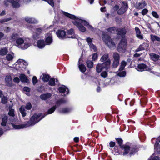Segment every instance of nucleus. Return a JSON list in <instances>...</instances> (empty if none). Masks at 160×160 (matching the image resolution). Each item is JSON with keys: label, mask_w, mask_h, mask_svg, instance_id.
Wrapping results in <instances>:
<instances>
[{"label": "nucleus", "mask_w": 160, "mask_h": 160, "mask_svg": "<svg viewBox=\"0 0 160 160\" xmlns=\"http://www.w3.org/2000/svg\"><path fill=\"white\" fill-rule=\"evenodd\" d=\"M98 55L97 53H94L92 55V60L93 61H95L97 59Z\"/></svg>", "instance_id": "nucleus-53"}, {"label": "nucleus", "mask_w": 160, "mask_h": 160, "mask_svg": "<svg viewBox=\"0 0 160 160\" xmlns=\"http://www.w3.org/2000/svg\"><path fill=\"white\" fill-rule=\"evenodd\" d=\"M41 114H35L30 118V120L26 124L16 125L12 124V126L15 129H20L26 128L30 126H33L39 121L42 118H40Z\"/></svg>", "instance_id": "nucleus-2"}, {"label": "nucleus", "mask_w": 160, "mask_h": 160, "mask_svg": "<svg viewBox=\"0 0 160 160\" xmlns=\"http://www.w3.org/2000/svg\"><path fill=\"white\" fill-rule=\"evenodd\" d=\"M87 66L89 68H91L93 67V62L91 60H88L87 61Z\"/></svg>", "instance_id": "nucleus-42"}, {"label": "nucleus", "mask_w": 160, "mask_h": 160, "mask_svg": "<svg viewBox=\"0 0 160 160\" xmlns=\"http://www.w3.org/2000/svg\"><path fill=\"white\" fill-rule=\"evenodd\" d=\"M28 65V64L25 61L22 59H19L16 63L12 65V67L14 68L17 70H22Z\"/></svg>", "instance_id": "nucleus-6"}, {"label": "nucleus", "mask_w": 160, "mask_h": 160, "mask_svg": "<svg viewBox=\"0 0 160 160\" xmlns=\"http://www.w3.org/2000/svg\"><path fill=\"white\" fill-rule=\"evenodd\" d=\"M86 41L88 42L89 46H90V44H92V40L90 38H87L86 39Z\"/></svg>", "instance_id": "nucleus-59"}, {"label": "nucleus", "mask_w": 160, "mask_h": 160, "mask_svg": "<svg viewBox=\"0 0 160 160\" xmlns=\"http://www.w3.org/2000/svg\"><path fill=\"white\" fill-rule=\"evenodd\" d=\"M20 0H6L4 2V5L7 6L9 5V3L12 4V7L15 8H18L20 6Z\"/></svg>", "instance_id": "nucleus-9"}, {"label": "nucleus", "mask_w": 160, "mask_h": 160, "mask_svg": "<svg viewBox=\"0 0 160 160\" xmlns=\"http://www.w3.org/2000/svg\"><path fill=\"white\" fill-rule=\"evenodd\" d=\"M113 60L119 61L120 60V56L118 53L117 52H114L113 54Z\"/></svg>", "instance_id": "nucleus-39"}, {"label": "nucleus", "mask_w": 160, "mask_h": 160, "mask_svg": "<svg viewBox=\"0 0 160 160\" xmlns=\"http://www.w3.org/2000/svg\"><path fill=\"white\" fill-rule=\"evenodd\" d=\"M152 15L155 18H159V16L157 13L155 11H152Z\"/></svg>", "instance_id": "nucleus-54"}, {"label": "nucleus", "mask_w": 160, "mask_h": 160, "mask_svg": "<svg viewBox=\"0 0 160 160\" xmlns=\"http://www.w3.org/2000/svg\"><path fill=\"white\" fill-rule=\"evenodd\" d=\"M149 44L147 41L140 45L139 47L135 51V52H137L141 51L147 49L149 47Z\"/></svg>", "instance_id": "nucleus-12"}, {"label": "nucleus", "mask_w": 160, "mask_h": 160, "mask_svg": "<svg viewBox=\"0 0 160 160\" xmlns=\"http://www.w3.org/2000/svg\"><path fill=\"white\" fill-rule=\"evenodd\" d=\"M68 34L71 35V36H68L67 37L72 38H76V36L74 34L73 30L72 29H71L68 31Z\"/></svg>", "instance_id": "nucleus-21"}, {"label": "nucleus", "mask_w": 160, "mask_h": 160, "mask_svg": "<svg viewBox=\"0 0 160 160\" xmlns=\"http://www.w3.org/2000/svg\"><path fill=\"white\" fill-rule=\"evenodd\" d=\"M119 7L118 5H116L113 7V9L114 11H117L119 9Z\"/></svg>", "instance_id": "nucleus-64"}, {"label": "nucleus", "mask_w": 160, "mask_h": 160, "mask_svg": "<svg viewBox=\"0 0 160 160\" xmlns=\"http://www.w3.org/2000/svg\"><path fill=\"white\" fill-rule=\"evenodd\" d=\"M58 37L60 38L63 39L67 38L65 32L63 30H58L56 32Z\"/></svg>", "instance_id": "nucleus-14"}, {"label": "nucleus", "mask_w": 160, "mask_h": 160, "mask_svg": "<svg viewBox=\"0 0 160 160\" xmlns=\"http://www.w3.org/2000/svg\"><path fill=\"white\" fill-rule=\"evenodd\" d=\"M150 55L151 59L154 61H158L160 57L159 55L155 53H152L150 54Z\"/></svg>", "instance_id": "nucleus-23"}, {"label": "nucleus", "mask_w": 160, "mask_h": 160, "mask_svg": "<svg viewBox=\"0 0 160 160\" xmlns=\"http://www.w3.org/2000/svg\"><path fill=\"white\" fill-rule=\"evenodd\" d=\"M50 78V76L48 75L43 74L42 77V80L44 82H47L49 79Z\"/></svg>", "instance_id": "nucleus-41"}, {"label": "nucleus", "mask_w": 160, "mask_h": 160, "mask_svg": "<svg viewBox=\"0 0 160 160\" xmlns=\"http://www.w3.org/2000/svg\"><path fill=\"white\" fill-rule=\"evenodd\" d=\"M79 68L80 71L82 72H84L86 71V67L83 64L79 65Z\"/></svg>", "instance_id": "nucleus-38"}, {"label": "nucleus", "mask_w": 160, "mask_h": 160, "mask_svg": "<svg viewBox=\"0 0 160 160\" xmlns=\"http://www.w3.org/2000/svg\"><path fill=\"white\" fill-rule=\"evenodd\" d=\"M146 3L144 1H137L135 5V7L137 9H141L144 8Z\"/></svg>", "instance_id": "nucleus-13"}, {"label": "nucleus", "mask_w": 160, "mask_h": 160, "mask_svg": "<svg viewBox=\"0 0 160 160\" xmlns=\"http://www.w3.org/2000/svg\"><path fill=\"white\" fill-rule=\"evenodd\" d=\"M66 102V101L64 99H61L56 102L55 105L57 107L59 106L61 104L65 103Z\"/></svg>", "instance_id": "nucleus-31"}, {"label": "nucleus", "mask_w": 160, "mask_h": 160, "mask_svg": "<svg viewBox=\"0 0 160 160\" xmlns=\"http://www.w3.org/2000/svg\"><path fill=\"white\" fill-rule=\"evenodd\" d=\"M111 64V60L108 59L107 61L102 63H98L96 67V71L98 72H100L104 68L106 70L109 67Z\"/></svg>", "instance_id": "nucleus-7"}, {"label": "nucleus", "mask_w": 160, "mask_h": 160, "mask_svg": "<svg viewBox=\"0 0 160 160\" xmlns=\"http://www.w3.org/2000/svg\"><path fill=\"white\" fill-rule=\"evenodd\" d=\"M52 95V94L50 93L43 94L40 96V98L41 99L45 100L50 98Z\"/></svg>", "instance_id": "nucleus-19"}, {"label": "nucleus", "mask_w": 160, "mask_h": 160, "mask_svg": "<svg viewBox=\"0 0 160 160\" xmlns=\"http://www.w3.org/2000/svg\"><path fill=\"white\" fill-rule=\"evenodd\" d=\"M56 108L57 106L56 105H55L54 106L52 107L48 110V114H50L52 113L55 111Z\"/></svg>", "instance_id": "nucleus-40"}, {"label": "nucleus", "mask_w": 160, "mask_h": 160, "mask_svg": "<svg viewBox=\"0 0 160 160\" xmlns=\"http://www.w3.org/2000/svg\"><path fill=\"white\" fill-rule=\"evenodd\" d=\"M59 92L62 93H64L65 95L69 93L68 88H67L65 86L62 85L59 88Z\"/></svg>", "instance_id": "nucleus-17"}, {"label": "nucleus", "mask_w": 160, "mask_h": 160, "mask_svg": "<svg viewBox=\"0 0 160 160\" xmlns=\"http://www.w3.org/2000/svg\"><path fill=\"white\" fill-rule=\"evenodd\" d=\"M42 30L41 28H37L36 29V35H33V37L35 39L38 38V36L42 32Z\"/></svg>", "instance_id": "nucleus-24"}, {"label": "nucleus", "mask_w": 160, "mask_h": 160, "mask_svg": "<svg viewBox=\"0 0 160 160\" xmlns=\"http://www.w3.org/2000/svg\"><path fill=\"white\" fill-rule=\"evenodd\" d=\"M136 36L138 39L140 40H142L143 38V35L142 34L140 29L138 27H136L135 28Z\"/></svg>", "instance_id": "nucleus-15"}, {"label": "nucleus", "mask_w": 160, "mask_h": 160, "mask_svg": "<svg viewBox=\"0 0 160 160\" xmlns=\"http://www.w3.org/2000/svg\"><path fill=\"white\" fill-rule=\"evenodd\" d=\"M118 75L121 77H123L126 76V72L125 71H122L118 73Z\"/></svg>", "instance_id": "nucleus-50"}, {"label": "nucleus", "mask_w": 160, "mask_h": 160, "mask_svg": "<svg viewBox=\"0 0 160 160\" xmlns=\"http://www.w3.org/2000/svg\"><path fill=\"white\" fill-rule=\"evenodd\" d=\"M37 43L38 47L40 48H43L45 45L44 41L42 40H40L38 41Z\"/></svg>", "instance_id": "nucleus-27"}, {"label": "nucleus", "mask_w": 160, "mask_h": 160, "mask_svg": "<svg viewBox=\"0 0 160 160\" xmlns=\"http://www.w3.org/2000/svg\"><path fill=\"white\" fill-rule=\"evenodd\" d=\"M70 111V109L69 108H64L60 111V112L62 113H67Z\"/></svg>", "instance_id": "nucleus-44"}, {"label": "nucleus", "mask_w": 160, "mask_h": 160, "mask_svg": "<svg viewBox=\"0 0 160 160\" xmlns=\"http://www.w3.org/2000/svg\"><path fill=\"white\" fill-rule=\"evenodd\" d=\"M108 58V54L106 53L101 57L100 61L101 62H104L107 61L108 59H110Z\"/></svg>", "instance_id": "nucleus-25"}, {"label": "nucleus", "mask_w": 160, "mask_h": 160, "mask_svg": "<svg viewBox=\"0 0 160 160\" xmlns=\"http://www.w3.org/2000/svg\"><path fill=\"white\" fill-rule=\"evenodd\" d=\"M21 81L23 82H25L27 83L29 82V80L28 79L26 76L24 74H21L19 76Z\"/></svg>", "instance_id": "nucleus-22"}, {"label": "nucleus", "mask_w": 160, "mask_h": 160, "mask_svg": "<svg viewBox=\"0 0 160 160\" xmlns=\"http://www.w3.org/2000/svg\"><path fill=\"white\" fill-rule=\"evenodd\" d=\"M136 69L138 71L141 72L144 71H149L151 70V68L143 63L138 64Z\"/></svg>", "instance_id": "nucleus-11"}, {"label": "nucleus", "mask_w": 160, "mask_h": 160, "mask_svg": "<svg viewBox=\"0 0 160 160\" xmlns=\"http://www.w3.org/2000/svg\"><path fill=\"white\" fill-rule=\"evenodd\" d=\"M14 110L11 107H9V112L8 114L9 115L13 117L14 116Z\"/></svg>", "instance_id": "nucleus-43"}, {"label": "nucleus", "mask_w": 160, "mask_h": 160, "mask_svg": "<svg viewBox=\"0 0 160 160\" xmlns=\"http://www.w3.org/2000/svg\"><path fill=\"white\" fill-rule=\"evenodd\" d=\"M30 88L25 87L23 88V90L24 91H26L27 92H29L30 91Z\"/></svg>", "instance_id": "nucleus-61"}, {"label": "nucleus", "mask_w": 160, "mask_h": 160, "mask_svg": "<svg viewBox=\"0 0 160 160\" xmlns=\"http://www.w3.org/2000/svg\"><path fill=\"white\" fill-rule=\"evenodd\" d=\"M127 41L125 38H123L119 43L118 51L120 52H124L127 49Z\"/></svg>", "instance_id": "nucleus-8"}, {"label": "nucleus", "mask_w": 160, "mask_h": 160, "mask_svg": "<svg viewBox=\"0 0 160 160\" xmlns=\"http://www.w3.org/2000/svg\"><path fill=\"white\" fill-rule=\"evenodd\" d=\"M1 98V102L3 104L6 103L8 101V99L7 97L3 96Z\"/></svg>", "instance_id": "nucleus-47"}, {"label": "nucleus", "mask_w": 160, "mask_h": 160, "mask_svg": "<svg viewBox=\"0 0 160 160\" xmlns=\"http://www.w3.org/2000/svg\"><path fill=\"white\" fill-rule=\"evenodd\" d=\"M8 52V50L7 48H2L0 50V55L2 56H4Z\"/></svg>", "instance_id": "nucleus-35"}, {"label": "nucleus", "mask_w": 160, "mask_h": 160, "mask_svg": "<svg viewBox=\"0 0 160 160\" xmlns=\"http://www.w3.org/2000/svg\"><path fill=\"white\" fill-rule=\"evenodd\" d=\"M119 63V61L113 60L112 64L113 67L114 68L117 67L118 66Z\"/></svg>", "instance_id": "nucleus-48"}, {"label": "nucleus", "mask_w": 160, "mask_h": 160, "mask_svg": "<svg viewBox=\"0 0 160 160\" xmlns=\"http://www.w3.org/2000/svg\"><path fill=\"white\" fill-rule=\"evenodd\" d=\"M33 84L35 85L38 82V80L37 77L36 76H33L32 79Z\"/></svg>", "instance_id": "nucleus-56"}, {"label": "nucleus", "mask_w": 160, "mask_h": 160, "mask_svg": "<svg viewBox=\"0 0 160 160\" xmlns=\"http://www.w3.org/2000/svg\"><path fill=\"white\" fill-rule=\"evenodd\" d=\"M150 38L152 42H154L155 41H160V38L157 36L151 34L150 35Z\"/></svg>", "instance_id": "nucleus-26"}, {"label": "nucleus", "mask_w": 160, "mask_h": 160, "mask_svg": "<svg viewBox=\"0 0 160 160\" xmlns=\"http://www.w3.org/2000/svg\"><path fill=\"white\" fill-rule=\"evenodd\" d=\"M148 160H159V159L158 157L154 156V154H153Z\"/></svg>", "instance_id": "nucleus-45"}, {"label": "nucleus", "mask_w": 160, "mask_h": 160, "mask_svg": "<svg viewBox=\"0 0 160 160\" xmlns=\"http://www.w3.org/2000/svg\"><path fill=\"white\" fill-rule=\"evenodd\" d=\"M19 110L23 117H24L26 116V113L25 112V109L24 108V107L23 106H21L19 109Z\"/></svg>", "instance_id": "nucleus-37"}, {"label": "nucleus", "mask_w": 160, "mask_h": 160, "mask_svg": "<svg viewBox=\"0 0 160 160\" xmlns=\"http://www.w3.org/2000/svg\"><path fill=\"white\" fill-rule=\"evenodd\" d=\"M5 81L7 86H11L12 85V81L11 76H6L5 78Z\"/></svg>", "instance_id": "nucleus-18"}, {"label": "nucleus", "mask_w": 160, "mask_h": 160, "mask_svg": "<svg viewBox=\"0 0 160 160\" xmlns=\"http://www.w3.org/2000/svg\"><path fill=\"white\" fill-rule=\"evenodd\" d=\"M102 38L103 42L109 48H112L115 47V44L110 36L107 33L103 32Z\"/></svg>", "instance_id": "nucleus-5"}, {"label": "nucleus", "mask_w": 160, "mask_h": 160, "mask_svg": "<svg viewBox=\"0 0 160 160\" xmlns=\"http://www.w3.org/2000/svg\"><path fill=\"white\" fill-rule=\"evenodd\" d=\"M48 34L49 35L46 37V42L47 45H49L52 42V39L51 35L49 33Z\"/></svg>", "instance_id": "nucleus-32"}, {"label": "nucleus", "mask_w": 160, "mask_h": 160, "mask_svg": "<svg viewBox=\"0 0 160 160\" xmlns=\"http://www.w3.org/2000/svg\"><path fill=\"white\" fill-rule=\"evenodd\" d=\"M127 64V63L125 61H122L121 62L119 68V71H122Z\"/></svg>", "instance_id": "nucleus-30"}, {"label": "nucleus", "mask_w": 160, "mask_h": 160, "mask_svg": "<svg viewBox=\"0 0 160 160\" xmlns=\"http://www.w3.org/2000/svg\"><path fill=\"white\" fill-rule=\"evenodd\" d=\"M121 149L123 150V155L127 154L129 152L130 156L134 154L138 150L137 146L134 145L130 147L129 146L124 145L121 147Z\"/></svg>", "instance_id": "nucleus-4"}, {"label": "nucleus", "mask_w": 160, "mask_h": 160, "mask_svg": "<svg viewBox=\"0 0 160 160\" xmlns=\"http://www.w3.org/2000/svg\"><path fill=\"white\" fill-rule=\"evenodd\" d=\"M118 28L115 27H111L109 28L108 29V31L111 33H117V31H118Z\"/></svg>", "instance_id": "nucleus-28"}, {"label": "nucleus", "mask_w": 160, "mask_h": 160, "mask_svg": "<svg viewBox=\"0 0 160 160\" xmlns=\"http://www.w3.org/2000/svg\"><path fill=\"white\" fill-rule=\"evenodd\" d=\"M89 47L91 50H92L94 52L96 51H97V48L96 47L93 45V44H90Z\"/></svg>", "instance_id": "nucleus-49"}, {"label": "nucleus", "mask_w": 160, "mask_h": 160, "mask_svg": "<svg viewBox=\"0 0 160 160\" xmlns=\"http://www.w3.org/2000/svg\"><path fill=\"white\" fill-rule=\"evenodd\" d=\"M11 20V18H8L6 19H4L3 20H1L0 21V22L1 23H3L4 22H8L9 20Z\"/></svg>", "instance_id": "nucleus-57"}, {"label": "nucleus", "mask_w": 160, "mask_h": 160, "mask_svg": "<svg viewBox=\"0 0 160 160\" xmlns=\"http://www.w3.org/2000/svg\"><path fill=\"white\" fill-rule=\"evenodd\" d=\"M32 107V106L30 102L27 103L25 106V108L27 110L30 109Z\"/></svg>", "instance_id": "nucleus-52"}, {"label": "nucleus", "mask_w": 160, "mask_h": 160, "mask_svg": "<svg viewBox=\"0 0 160 160\" xmlns=\"http://www.w3.org/2000/svg\"><path fill=\"white\" fill-rule=\"evenodd\" d=\"M49 84L51 86H54L55 85V80L53 78L50 79L49 82Z\"/></svg>", "instance_id": "nucleus-46"}, {"label": "nucleus", "mask_w": 160, "mask_h": 160, "mask_svg": "<svg viewBox=\"0 0 160 160\" xmlns=\"http://www.w3.org/2000/svg\"><path fill=\"white\" fill-rule=\"evenodd\" d=\"M17 46L19 48L22 49H25L28 48L31 45V43L29 39H24L22 38H19L16 41Z\"/></svg>", "instance_id": "nucleus-3"}, {"label": "nucleus", "mask_w": 160, "mask_h": 160, "mask_svg": "<svg viewBox=\"0 0 160 160\" xmlns=\"http://www.w3.org/2000/svg\"><path fill=\"white\" fill-rule=\"evenodd\" d=\"M8 117L5 116L2 118V122L1 123V125L2 126H5L7 122Z\"/></svg>", "instance_id": "nucleus-34"}, {"label": "nucleus", "mask_w": 160, "mask_h": 160, "mask_svg": "<svg viewBox=\"0 0 160 160\" xmlns=\"http://www.w3.org/2000/svg\"><path fill=\"white\" fill-rule=\"evenodd\" d=\"M25 20L28 23H37L38 21L35 18L30 17H27L25 18Z\"/></svg>", "instance_id": "nucleus-16"}, {"label": "nucleus", "mask_w": 160, "mask_h": 160, "mask_svg": "<svg viewBox=\"0 0 160 160\" xmlns=\"http://www.w3.org/2000/svg\"><path fill=\"white\" fill-rule=\"evenodd\" d=\"M5 38V37L4 36V34L2 32H0V41Z\"/></svg>", "instance_id": "nucleus-60"}, {"label": "nucleus", "mask_w": 160, "mask_h": 160, "mask_svg": "<svg viewBox=\"0 0 160 160\" xmlns=\"http://www.w3.org/2000/svg\"><path fill=\"white\" fill-rule=\"evenodd\" d=\"M18 35L16 33H14L10 37V40L11 42H14L16 41L18 38H19Z\"/></svg>", "instance_id": "nucleus-29"}, {"label": "nucleus", "mask_w": 160, "mask_h": 160, "mask_svg": "<svg viewBox=\"0 0 160 160\" xmlns=\"http://www.w3.org/2000/svg\"><path fill=\"white\" fill-rule=\"evenodd\" d=\"M20 80L19 78L16 77L13 79V81L16 83H18L19 82Z\"/></svg>", "instance_id": "nucleus-62"}, {"label": "nucleus", "mask_w": 160, "mask_h": 160, "mask_svg": "<svg viewBox=\"0 0 160 160\" xmlns=\"http://www.w3.org/2000/svg\"><path fill=\"white\" fill-rule=\"evenodd\" d=\"M115 144V142L111 141L109 143L110 146L111 147H114Z\"/></svg>", "instance_id": "nucleus-63"}, {"label": "nucleus", "mask_w": 160, "mask_h": 160, "mask_svg": "<svg viewBox=\"0 0 160 160\" xmlns=\"http://www.w3.org/2000/svg\"><path fill=\"white\" fill-rule=\"evenodd\" d=\"M116 140L119 145V146L121 148V147L122 146V145L123 142L122 139L121 138H118L116 139Z\"/></svg>", "instance_id": "nucleus-51"}, {"label": "nucleus", "mask_w": 160, "mask_h": 160, "mask_svg": "<svg viewBox=\"0 0 160 160\" xmlns=\"http://www.w3.org/2000/svg\"><path fill=\"white\" fill-rule=\"evenodd\" d=\"M14 55V54L13 52L8 54L6 56L7 60L10 61L12 60L13 58Z\"/></svg>", "instance_id": "nucleus-36"}, {"label": "nucleus", "mask_w": 160, "mask_h": 160, "mask_svg": "<svg viewBox=\"0 0 160 160\" xmlns=\"http://www.w3.org/2000/svg\"><path fill=\"white\" fill-rule=\"evenodd\" d=\"M154 148L155 150L158 153L160 152V145L158 142H156L154 146Z\"/></svg>", "instance_id": "nucleus-33"}, {"label": "nucleus", "mask_w": 160, "mask_h": 160, "mask_svg": "<svg viewBox=\"0 0 160 160\" xmlns=\"http://www.w3.org/2000/svg\"><path fill=\"white\" fill-rule=\"evenodd\" d=\"M148 12V10L147 9H144L142 10L141 13L142 14L144 15H146Z\"/></svg>", "instance_id": "nucleus-58"}, {"label": "nucleus", "mask_w": 160, "mask_h": 160, "mask_svg": "<svg viewBox=\"0 0 160 160\" xmlns=\"http://www.w3.org/2000/svg\"><path fill=\"white\" fill-rule=\"evenodd\" d=\"M126 31L125 28H118L117 33L118 34L123 36L126 34Z\"/></svg>", "instance_id": "nucleus-20"}, {"label": "nucleus", "mask_w": 160, "mask_h": 160, "mask_svg": "<svg viewBox=\"0 0 160 160\" xmlns=\"http://www.w3.org/2000/svg\"><path fill=\"white\" fill-rule=\"evenodd\" d=\"M62 13L66 17L75 20L73 22V23L74 25L78 28L80 31L84 32L86 31L85 28L82 26V24L87 26L88 28L90 30L92 31L93 30L94 28L92 26L89 25V22H87L86 21L83 20L80 18H77L75 16L65 12L62 11Z\"/></svg>", "instance_id": "nucleus-1"}, {"label": "nucleus", "mask_w": 160, "mask_h": 160, "mask_svg": "<svg viewBox=\"0 0 160 160\" xmlns=\"http://www.w3.org/2000/svg\"><path fill=\"white\" fill-rule=\"evenodd\" d=\"M108 74L106 71H103L101 73V76L104 78H106Z\"/></svg>", "instance_id": "nucleus-55"}, {"label": "nucleus", "mask_w": 160, "mask_h": 160, "mask_svg": "<svg viewBox=\"0 0 160 160\" xmlns=\"http://www.w3.org/2000/svg\"><path fill=\"white\" fill-rule=\"evenodd\" d=\"M128 7L127 3L125 2H123L121 7L117 12V13L119 15H122L124 14L127 10Z\"/></svg>", "instance_id": "nucleus-10"}]
</instances>
